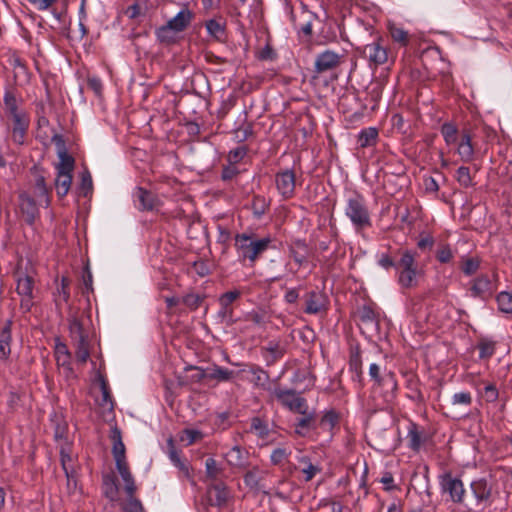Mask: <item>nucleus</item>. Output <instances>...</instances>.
<instances>
[{"label":"nucleus","instance_id":"obj_1","mask_svg":"<svg viewBox=\"0 0 512 512\" xmlns=\"http://www.w3.org/2000/svg\"><path fill=\"white\" fill-rule=\"evenodd\" d=\"M399 259L396 265L398 284L404 289L416 287L422 270L418 267L417 252L409 249L398 251Z\"/></svg>","mask_w":512,"mask_h":512},{"label":"nucleus","instance_id":"obj_2","mask_svg":"<svg viewBox=\"0 0 512 512\" xmlns=\"http://www.w3.org/2000/svg\"><path fill=\"white\" fill-rule=\"evenodd\" d=\"M272 239L264 237L255 239L251 234L241 233L235 236V248L238 253L239 260H248L253 265L258 258L268 250Z\"/></svg>","mask_w":512,"mask_h":512},{"label":"nucleus","instance_id":"obj_3","mask_svg":"<svg viewBox=\"0 0 512 512\" xmlns=\"http://www.w3.org/2000/svg\"><path fill=\"white\" fill-rule=\"evenodd\" d=\"M345 215L351 221L356 232L372 226L370 211L363 195L354 192L346 200Z\"/></svg>","mask_w":512,"mask_h":512},{"label":"nucleus","instance_id":"obj_4","mask_svg":"<svg viewBox=\"0 0 512 512\" xmlns=\"http://www.w3.org/2000/svg\"><path fill=\"white\" fill-rule=\"evenodd\" d=\"M69 332L76 360L80 364H85L90 357L89 333L75 316L69 318Z\"/></svg>","mask_w":512,"mask_h":512},{"label":"nucleus","instance_id":"obj_5","mask_svg":"<svg viewBox=\"0 0 512 512\" xmlns=\"http://www.w3.org/2000/svg\"><path fill=\"white\" fill-rule=\"evenodd\" d=\"M469 487L476 505L491 506L500 495L498 484L492 475L472 480Z\"/></svg>","mask_w":512,"mask_h":512},{"label":"nucleus","instance_id":"obj_6","mask_svg":"<svg viewBox=\"0 0 512 512\" xmlns=\"http://www.w3.org/2000/svg\"><path fill=\"white\" fill-rule=\"evenodd\" d=\"M438 479L442 494H447L449 500L454 504H464L466 489L463 481L459 477L454 476L448 471L439 475Z\"/></svg>","mask_w":512,"mask_h":512},{"label":"nucleus","instance_id":"obj_7","mask_svg":"<svg viewBox=\"0 0 512 512\" xmlns=\"http://www.w3.org/2000/svg\"><path fill=\"white\" fill-rule=\"evenodd\" d=\"M16 292L20 296V308L23 312H29L34 305V279L27 273L18 270L15 273Z\"/></svg>","mask_w":512,"mask_h":512},{"label":"nucleus","instance_id":"obj_8","mask_svg":"<svg viewBox=\"0 0 512 512\" xmlns=\"http://www.w3.org/2000/svg\"><path fill=\"white\" fill-rule=\"evenodd\" d=\"M271 394L283 407L292 412L305 414L308 409L306 399L293 389L274 388Z\"/></svg>","mask_w":512,"mask_h":512},{"label":"nucleus","instance_id":"obj_9","mask_svg":"<svg viewBox=\"0 0 512 512\" xmlns=\"http://www.w3.org/2000/svg\"><path fill=\"white\" fill-rule=\"evenodd\" d=\"M240 296L241 292L239 290H232L223 293L219 297L220 309L217 312V318L221 323L231 326L237 321L234 318L233 302L239 299Z\"/></svg>","mask_w":512,"mask_h":512},{"label":"nucleus","instance_id":"obj_10","mask_svg":"<svg viewBox=\"0 0 512 512\" xmlns=\"http://www.w3.org/2000/svg\"><path fill=\"white\" fill-rule=\"evenodd\" d=\"M30 125L28 113L7 118V130L11 140L17 145H23Z\"/></svg>","mask_w":512,"mask_h":512},{"label":"nucleus","instance_id":"obj_11","mask_svg":"<svg viewBox=\"0 0 512 512\" xmlns=\"http://www.w3.org/2000/svg\"><path fill=\"white\" fill-rule=\"evenodd\" d=\"M497 287L488 275L481 274L471 281L470 293L474 298L489 299Z\"/></svg>","mask_w":512,"mask_h":512},{"label":"nucleus","instance_id":"obj_12","mask_svg":"<svg viewBox=\"0 0 512 512\" xmlns=\"http://www.w3.org/2000/svg\"><path fill=\"white\" fill-rule=\"evenodd\" d=\"M344 58L343 54L336 53L332 50H325L316 56L314 71L321 74L337 68Z\"/></svg>","mask_w":512,"mask_h":512},{"label":"nucleus","instance_id":"obj_13","mask_svg":"<svg viewBox=\"0 0 512 512\" xmlns=\"http://www.w3.org/2000/svg\"><path fill=\"white\" fill-rule=\"evenodd\" d=\"M361 53L369 61L370 66L377 67L388 61V50L379 41L366 44Z\"/></svg>","mask_w":512,"mask_h":512},{"label":"nucleus","instance_id":"obj_14","mask_svg":"<svg viewBox=\"0 0 512 512\" xmlns=\"http://www.w3.org/2000/svg\"><path fill=\"white\" fill-rule=\"evenodd\" d=\"M240 372H247L251 374L252 377L248 380L254 385V387L269 391L270 393L273 390L270 387L269 373L262 367L256 364H245Z\"/></svg>","mask_w":512,"mask_h":512},{"label":"nucleus","instance_id":"obj_15","mask_svg":"<svg viewBox=\"0 0 512 512\" xmlns=\"http://www.w3.org/2000/svg\"><path fill=\"white\" fill-rule=\"evenodd\" d=\"M55 358L59 369L62 370L66 379H75L76 375L72 368L71 353L65 343L57 342L55 345Z\"/></svg>","mask_w":512,"mask_h":512},{"label":"nucleus","instance_id":"obj_16","mask_svg":"<svg viewBox=\"0 0 512 512\" xmlns=\"http://www.w3.org/2000/svg\"><path fill=\"white\" fill-rule=\"evenodd\" d=\"M4 113L6 118L26 114L25 109L21 107L22 97L13 88H6L3 95Z\"/></svg>","mask_w":512,"mask_h":512},{"label":"nucleus","instance_id":"obj_17","mask_svg":"<svg viewBox=\"0 0 512 512\" xmlns=\"http://www.w3.org/2000/svg\"><path fill=\"white\" fill-rule=\"evenodd\" d=\"M275 184L278 192L283 198L289 199L294 195L295 192V173L291 169L283 170L276 174Z\"/></svg>","mask_w":512,"mask_h":512},{"label":"nucleus","instance_id":"obj_18","mask_svg":"<svg viewBox=\"0 0 512 512\" xmlns=\"http://www.w3.org/2000/svg\"><path fill=\"white\" fill-rule=\"evenodd\" d=\"M39 206H41L38 202L34 199L32 195H30L27 192H22L19 195V207L22 212V215L25 218V221L32 225L35 220L39 217Z\"/></svg>","mask_w":512,"mask_h":512},{"label":"nucleus","instance_id":"obj_19","mask_svg":"<svg viewBox=\"0 0 512 512\" xmlns=\"http://www.w3.org/2000/svg\"><path fill=\"white\" fill-rule=\"evenodd\" d=\"M134 203L139 210L152 211L157 208L159 201L157 197L142 187H137L133 193Z\"/></svg>","mask_w":512,"mask_h":512},{"label":"nucleus","instance_id":"obj_20","mask_svg":"<svg viewBox=\"0 0 512 512\" xmlns=\"http://www.w3.org/2000/svg\"><path fill=\"white\" fill-rule=\"evenodd\" d=\"M456 145V152L463 162L470 163L474 160L475 149L470 131L463 130L460 135V140Z\"/></svg>","mask_w":512,"mask_h":512},{"label":"nucleus","instance_id":"obj_21","mask_svg":"<svg viewBox=\"0 0 512 512\" xmlns=\"http://www.w3.org/2000/svg\"><path fill=\"white\" fill-rule=\"evenodd\" d=\"M226 27L227 22L221 16L209 19L205 23L208 35L218 42H224L226 40Z\"/></svg>","mask_w":512,"mask_h":512},{"label":"nucleus","instance_id":"obj_22","mask_svg":"<svg viewBox=\"0 0 512 512\" xmlns=\"http://www.w3.org/2000/svg\"><path fill=\"white\" fill-rule=\"evenodd\" d=\"M194 19V13L188 7H183L168 23L178 33L183 32L188 28Z\"/></svg>","mask_w":512,"mask_h":512},{"label":"nucleus","instance_id":"obj_23","mask_svg":"<svg viewBox=\"0 0 512 512\" xmlns=\"http://www.w3.org/2000/svg\"><path fill=\"white\" fill-rule=\"evenodd\" d=\"M248 451L235 445L225 453L227 463L235 468H244L248 462Z\"/></svg>","mask_w":512,"mask_h":512},{"label":"nucleus","instance_id":"obj_24","mask_svg":"<svg viewBox=\"0 0 512 512\" xmlns=\"http://www.w3.org/2000/svg\"><path fill=\"white\" fill-rule=\"evenodd\" d=\"M349 371L353 373V380L362 383L363 381V368H362V359H361V351L359 346L352 347L350 349V358H349Z\"/></svg>","mask_w":512,"mask_h":512},{"label":"nucleus","instance_id":"obj_25","mask_svg":"<svg viewBox=\"0 0 512 512\" xmlns=\"http://www.w3.org/2000/svg\"><path fill=\"white\" fill-rule=\"evenodd\" d=\"M305 304V313L317 314L324 308V296L318 291H310L305 295Z\"/></svg>","mask_w":512,"mask_h":512},{"label":"nucleus","instance_id":"obj_26","mask_svg":"<svg viewBox=\"0 0 512 512\" xmlns=\"http://www.w3.org/2000/svg\"><path fill=\"white\" fill-rule=\"evenodd\" d=\"M33 197H36L40 205L48 207L50 205V189L45 183V178L38 175L33 186Z\"/></svg>","mask_w":512,"mask_h":512},{"label":"nucleus","instance_id":"obj_27","mask_svg":"<svg viewBox=\"0 0 512 512\" xmlns=\"http://www.w3.org/2000/svg\"><path fill=\"white\" fill-rule=\"evenodd\" d=\"M210 501L213 505L223 507L226 505L230 493L227 486L223 483L215 484L209 489Z\"/></svg>","mask_w":512,"mask_h":512},{"label":"nucleus","instance_id":"obj_28","mask_svg":"<svg viewBox=\"0 0 512 512\" xmlns=\"http://www.w3.org/2000/svg\"><path fill=\"white\" fill-rule=\"evenodd\" d=\"M11 326L12 322L9 320L0 332V359L2 360H7L11 353Z\"/></svg>","mask_w":512,"mask_h":512},{"label":"nucleus","instance_id":"obj_29","mask_svg":"<svg viewBox=\"0 0 512 512\" xmlns=\"http://www.w3.org/2000/svg\"><path fill=\"white\" fill-rule=\"evenodd\" d=\"M261 351L268 365L273 364L284 355V348L279 341L275 340L269 341L266 346L261 348Z\"/></svg>","mask_w":512,"mask_h":512},{"label":"nucleus","instance_id":"obj_30","mask_svg":"<svg viewBox=\"0 0 512 512\" xmlns=\"http://www.w3.org/2000/svg\"><path fill=\"white\" fill-rule=\"evenodd\" d=\"M303 417L297 419L295 423V432L300 436H305L310 430L315 429V413L306 410Z\"/></svg>","mask_w":512,"mask_h":512},{"label":"nucleus","instance_id":"obj_31","mask_svg":"<svg viewBox=\"0 0 512 512\" xmlns=\"http://www.w3.org/2000/svg\"><path fill=\"white\" fill-rule=\"evenodd\" d=\"M378 135L379 134L377 128H364L357 135V143L360 148L375 146L378 139Z\"/></svg>","mask_w":512,"mask_h":512},{"label":"nucleus","instance_id":"obj_32","mask_svg":"<svg viewBox=\"0 0 512 512\" xmlns=\"http://www.w3.org/2000/svg\"><path fill=\"white\" fill-rule=\"evenodd\" d=\"M237 373L233 370H229L225 367L214 365L211 369H208V380H216L219 382H229L236 377Z\"/></svg>","mask_w":512,"mask_h":512},{"label":"nucleus","instance_id":"obj_33","mask_svg":"<svg viewBox=\"0 0 512 512\" xmlns=\"http://www.w3.org/2000/svg\"><path fill=\"white\" fill-rule=\"evenodd\" d=\"M110 437L113 442L112 454L114 459L126 458V449L122 441L121 430L117 426L112 427Z\"/></svg>","mask_w":512,"mask_h":512},{"label":"nucleus","instance_id":"obj_34","mask_svg":"<svg viewBox=\"0 0 512 512\" xmlns=\"http://www.w3.org/2000/svg\"><path fill=\"white\" fill-rule=\"evenodd\" d=\"M441 135L448 146L456 145L460 140L459 130L452 122H445L440 128Z\"/></svg>","mask_w":512,"mask_h":512},{"label":"nucleus","instance_id":"obj_35","mask_svg":"<svg viewBox=\"0 0 512 512\" xmlns=\"http://www.w3.org/2000/svg\"><path fill=\"white\" fill-rule=\"evenodd\" d=\"M407 440L409 448L418 452L424 442L423 432L419 430L415 423H411L408 427Z\"/></svg>","mask_w":512,"mask_h":512},{"label":"nucleus","instance_id":"obj_36","mask_svg":"<svg viewBox=\"0 0 512 512\" xmlns=\"http://www.w3.org/2000/svg\"><path fill=\"white\" fill-rule=\"evenodd\" d=\"M177 33L173 27L169 26L168 22L155 31L157 40L166 45L174 44L177 41Z\"/></svg>","mask_w":512,"mask_h":512},{"label":"nucleus","instance_id":"obj_37","mask_svg":"<svg viewBox=\"0 0 512 512\" xmlns=\"http://www.w3.org/2000/svg\"><path fill=\"white\" fill-rule=\"evenodd\" d=\"M297 461L304 467L301 472L304 474V480L306 482L311 481L318 473L321 472V467L311 462L310 458L306 455L298 456Z\"/></svg>","mask_w":512,"mask_h":512},{"label":"nucleus","instance_id":"obj_38","mask_svg":"<svg viewBox=\"0 0 512 512\" xmlns=\"http://www.w3.org/2000/svg\"><path fill=\"white\" fill-rule=\"evenodd\" d=\"M58 157L60 161L56 165L57 173L63 172L72 174L74 170L75 160L71 155L67 153L64 146L58 151Z\"/></svg>","mask_w":512,"mask_h":512},{"label":"nucleus","instance_id":"obj_39","mask_svg":"<svg viewBox=\"0 0 512 512\" xmlns=\"http://www.w3.org/2000/svg\"><path fill=\"white\" fill-rule=\"evenodd\" d=\"M250 432L260 439H266L270 434L269 424L260 417H252L250 420Z\"/></svg>","mask_w":512,"mask_h":512},{"label":"nucleus","instance_id":"obj_40","mask_svg":"<svg viewBox=\"0 0 512 512\" xmlns=\"http://www.w3.org/2000/svg\"><path fill=\"white\" fill-rule=\"evenodd\" d=\"M72 184V174L59 172L55 179L56 193L60 198L66 196Z\"/></svg>","mask_w":512,"mask_h":512},{"label":"nucleus","instance_id":"obj_41","mask_svg":"<svg viewBox=\"0 0 512 512\" xmlns=\"http://www.w3.org/2000/svg\"><path fill=\"white\" fill-rule=\"evenodd\" d=\"M270 206L269 200L262 195H254L251 202L252 214L256 219H260Z\"/></svg>","mask_w":512,"mask_h":512},{"label":"nucleus","instance_id":"obj_42","mask_svg":"<svg viewBox=\"0 0 512 512\" xmlns=\"http://www.w3.org/2000/svg\"><path fill=\"white\" fill-rule=\"evenodd\" d=\"M168 446V456L171 462L176 466L179 470L188 474V466L180 457V452L175 448L174 441L172 438L167 441Z\"/></svg>","mask_w":512,"mask_h":512},{"label":"nucleus","instance_id":"obj_43","mask_svg":"<svg viewBox=\"0 0 512 512\" xmlns=\"http://www.w3.org/2000/svg\"><path fill=\"white\" fill-rule=\"evenodd\" d=\"M407 388L410 390V393L408 394V397L417 402V403H423L424 402V395L421 392L419 388V380L415 376H411L407 379Z\"/></svg>","mask_w":512,"mask_h":512},{"label":"nucleus","instance_id":"obj_44","mask_svg":"<svg viewBox=\"0 0 512 512\" xmlns=\"http://www.w3.org/2000/svg\"><path fill=\"white\" fill-rule=\"evenodd\" d=\"M98 381H99L100 389L102 392V400H101L100 405L103 407H107L110 411H112L114 408V404H113L112 396L110 394L108 382L106 381L104 376H102L101 374L98 375Z\"/></svg>","mask_w":512,"mask_h":512},{"label":"nucleus","instance_id":"obj_45","mask_svg":"<svg viewBox=\"0 0 512 512\" xmlns=\"http://www.w3.org/2000/svg\"><path fill=\"white\" fill-rule=\"evenodd\" d=\"M262 477L260 475V471L257 467L247 471L244 475V483L250 489L259 491L261 489L260 482Z\"/></svg>","mask_w":512,"mask_h":512},{"label":"nucleus","instance_id":"obj_46","mask_svg":"<svg viewBox=\"0 0 512 512\" xmlns=\"http://www.w3.org/2000/svg\"><path fill=\"white\" fill-rule=\"evenodd\" d=\"M69 286L70 280L67 277H62L60 287L57 288V294H55L57 306H60L62 303H68L70 299Z\"/></svg>","mask_w":512,"mask_h":512},{"label":"nucleus","instance_id":"obj_47","mask_svg":"<svg viewBox=\"0 0 512 512\" xmlns=\"http://www.w3.org/2000/svg\"><path fill=\"white\" fill-rule=\"evenodd\" d=\"M205 296L190 292L181 298V302L191 311L197 310L204 301Z\"/></svg>","mask_w":512,"mask_h":512},{"label":"nucleus","instance_id":"obj_48","mask_svg":"<svg viewBox=\"0 0 512 512\" xmlns=\"http://www.w3.org/2000/svg\"><path fill=\"white\" fill-rule=\"evenodd\" d=\"M359 318L363 323L378 325L379 314L370 305H364L359 310Z\"/></svg>","mask_w":512,"mask_h":512},{"label":"nucleus","instance_id":"obj_49","mask_svg":"<svg viewBox=\"0 0 512 512\" xmlns=\"http://www.w3.org/2000/svg\"><path fill=\"white\" fill-rule=\"evenodd\" d=\"M389 33L394 42L399 43L401 46H406L409 43L408 32L395 24L389 25Z\"/></svg>","mask_w":512,"mask_h":512},{"label":"nucleus","instance_id":"obj_50","mask_svg":"<svg viewBox=\"0 0 512 512\" xmlns=\"http://www.w3.org/2000/svg\"><path fill=\"white\" fill-rule=\"evenodd\" d=\"M292 451L286 447H277L273 449L270 455V461L273 465H281L288 460Z\"/></svg>","mask_w":512,"mask_h":512},{"label":"nucleus","instance_id":"obj_51","mask_svg":"<svg viewBox=\"0 0 512 512\" xmlns=\"http://www.w3.org/2000/svg\"><path fill=\"white\" fill-rule=\"evenodd\" d=\"M496 300L501 312L512 314V293L502 291L498 294Z\"/></svg>","mask_w":512,"mask_h":512},{"label":"nucleus","instance_id":"obj_52","mask_svg":"<svg viewBox=\"0 0 512 512\" xmlns=\"http://www.w3.org/2000/svg\"><path fill=\"white\" fill-rule=\"evenodd\" d=\"M480 359H489L495 353V342L481 339L477 345Z\"/></svg>","mask_w":512,"mask_h":512},{"label":"nucleus","instance_id":"obj_53","mask_svg":"<svg viewBox=\"0 0 512 512\" xmlns=\"http://www.w3.org/2000/svg\"><path fill=\"white\" fill-rule=\"evenodd\" d=\"M104 493L110 500H115L118 495V486L113 476H105L103 479Z\"/></svg>","mask_w":512,"mask_h":512},{"label":"nucleus","instance_id":"obj_54","mask_svg":"<svg viewBox=\"0 0 512 512\" xmlns=\"http://www.w3.org/2000/svg\"><path fill=\"white\" fill-rule=\"evenodd\" d=\"M203 438V433L196 429H185L180 434V441L184 442L186 446L192 445L198 440Z\"/></svg>","mask_w":512,"mask_h":512},{"label":"nucleus","instance_id":"obj_55","mask_svg":"<svg viewBox=\"0 0 512 512\" xmlns=\"http://www.w3.org/2000/svg\"><path fill=\"white\" fill-rule=\"evenodd\" d=\"M456 180L461 186L465 188L472 186L473 180L469 167L460 166L456 171Z\"/></svg>","mask_w":512,"mask_h":512},{"label":"nucleus","instance_id":"obj_56","mask_svg":"<svg viewBox=\"0 0 512 512\" xmlns=\"http://www.w3.org/2000/svg\"><path fill=\"white\" fill-rule=\"evenodd\" d=\"M451 403L454 406L469 407L472 404V395L469 391H461L453 394Z\"/></svg>","mask_w":512,"mask_h":512},{"label":"nucleus","instance_id":"obj_57","mask_svg":"<svg viewBox=\"0 0 512 512\" xmlns=\"http://www.w3.org/2000/svg\"><path fill=\"white\" fill-rule=\"evenodd\" d=\"M376 385L378 387L387 388L391 390V392H395L397 390L395 373L392 371L385 373Z\"/></svg>","mask_w":512,"mask_h":512},{"label":"nucleus","instance_id":"obj_58","mask_svg":"<svg viewBox=\"0 0 512 512\" xmlns=\"http://www.w3.org/2000/svg\"><path fill=\"white\" fill-rule=\"evenodd\" d=\"M480 259L479 258H467L463 261L462 271L466 276H471L475 274L480 268Z\"/></svg>","mask_w":512,"mask_h":512},{"label":"nucleus","instance_id":"obj_59","mask_svg":"<svg viewBox=\"0 0 512 512\" xmlns=\"http://www.w3.org/2000/svg\"><path fill=\"white\" fill-rule=\"evenodd\" d=\"M436 259L442 263H449L453 259V252L449 244H441L436 251Z\"/></svg>","mask_w":512,"mask_h":512},{"label":"nucleus","instance_id":"obj_60","mask_svg":"<svg viewBox=\"0 0 512 512\" xmlns=\"http://www.w3.org/2000/svg\"><path fill=\"white\" fill-rule=\"evenodd\" d=\"M124 512H146L141 501L134 497V495L128 496L127 502L123 507Z\"/></svg>","mask_w":512,"mask_h":512},{"label":"nucleus","instance_id":"obj_61","mask_svg":"<svg viewBox=\"0 0 512 512\" xmlns=\"http://www.w3.org/2000/svg\"><path fill=\"white\" fill-rule=\"evenodd\" d=\"M120 476L125 484V491L127 493V496L134 495L136 492V485L134 482V478L132 474L130 473L129 469L125 472L120 473Z\"/></svg>","mask_w":512,"mask_h":512},{"label":"nucleus","instance_id":"obj_62","mask_svg":"<svg viewBox=\"0 0 512 512\" xmlns=\"http://www.w3.org/2000/svg\"><path fill=\"white\" fill-rule=\"evenodd\" d=\"M247 154V148L245 146H239L228 153L227 160L230 164L239 163Z\"/></svg>","mask_w":512,"mask_h":512},{"label":"nucleus","instance_id":"obj_63","mask_svg":"<svg viewBox=\"0 0 512 512\" xmlns=\"http://www.w3.org/2000/svg\"><path fill=\"white\" fill-rule=\"evenodd\" d=\"M338 422V416L334 411H328L323 415L320 421L321 427L331 430Z\"/></svg>","mask_w":512,"mask_h":512},{"label":"nucleus","instance_id":"obj_64","mask_svg":"<svg viewBox=\"0 0 512 512\" xmlns=\"http://www.w3.org/2000/svg\"><path fill=\"white\" fill-rule=\"evenodd\" d=\"M377 264L385 270L391 268L396 269L397 261H395L388 253H381L377 256Z\"/></svg>","mask_w":512,"mask_h":512}]
</instances>
